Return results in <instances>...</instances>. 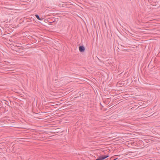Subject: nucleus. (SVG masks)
I'll use <instances>...</instances> for the list:
<instances>
[{
	"mask_svg": "<svg viewBox=\"0 0 160 160\" xmlns=\"http://www.w3.org/2000/svg\"><path fill=\"white\" fill-rule=\"evenodd\" d=\"M53 118V117H51V133H55L57 132L56 130L58 129V128H56L55 129L54 128H57L56 126H51L54 124L53 123H54L53 122H54V121H52V120H53V119H52Z\"/></svg>",
	"mask_w": 160,
	"mask_h": 160,
	"instance_id": "nucleus-1",
	"label": "nucleus"
},
{
	"mask_svg": "<svg viewBox=\"0 0 160 160\" xmlns=\"http://www.w3.org/2000/svg\"><path fill=\"white\" fill-rule=\"evenodd\" d=\"M108 157L109 155H108L100 156L97 159H96V160H103Z\"/></svg>",
	"mask_w": 160,
	"mask_h": 160,
	"instance_id": "nucleus-2",
	"label": "nucleus"
},
{
	"mask_svg": "<svg viewBox=\"0 0 160 160\" xmlns=\"http://www.w3.org/2000/svg\"><path fill=\"white\" fill-rule=\"evenodd\" d=\"M85 50V48L83 45L79 46V50L80 52H83Z\"/></svg>",
	"mask_w": 160,
	"mask_h": 160,
	"instance_id": "nucleus-3",
	"label": "nucleus"
},
{
	"mask_svg": "<svg viewBox=\"0 0 160 160\" xmlns=\"http://www.w3.org/2000/svg\"><path fill=\"white\" fill-rule=\"evenodd\" d=\"M56 20L54 17H51V25H53V24H56V23L55 22Z\"/></svg>",
	"mask_w": 160,
	"mask_h": 160,
	"instance_id": "nucleus-4",
	"label": "nucleus"
},
{
	"mask_svg": "<svg viewBox=\"0 0 160 160\" xmlns=\"http://www.w3.org/2000/svg\"><path fill=\"white\" fill-rule=\"evenodd\" d=\"M54 103L53 102V101H51V112L52 111V110L54 108H57V107H54Z\"/></svg>",
	"mask_w": 160,
	"mask_h": 160,
	"instance_id": "nucleus-5",
	"label": "nucleus"
},
{
	"mask_svg": "<svg viewBox=\"0 0 160 160\" xmlns=\"http://www.w3.org/2000/svg\"><path fill=\"white\" fill-rule=\"evenodd\" d=\"M56 24H53L52 25H51V32H53V30L56 27Z\"/></svg>",
	"mask_w": 160,
	"mask_h": 160,
	"instance_id": "nucleus-6",
	"label": "nucleus"
},
{
	"mask_svg": "<svg viewBox=\"0 0 160 160\" xmlns=\"http://www.w3.org/2000/svg\"><path fill=\"white\" fill-rule=\"evenodd\" d=\"M35 16L38 19L40 20H42L43 19V18H42V17L40 18L39 16L38 15V14H36L35 15Z\"/></svg>",
	"mask_w": 160,
	"mask_h": 160,
	"instance_id": "nucleus-7",
	"label": "nucleus"
},
{
	"mask_svg": "<svg viewBox=\"0 0 160 160\" xmlns=\"http://www.w3.org/2000/svg\"><path fill=\"white\" fill-rule=\"evenodd\" d=\"M111 158L112 159V160H116L118 159V158H115V159H113V157Z\"/></svg>",
	"mask_w": 160,
	"mask_h": 160,
	"instance_id": "nucleus-8",
	"label": "nucleus"
},
{
	"mask_svg": "<svg viewBox=\"0 0 160 160\" xmlns=\"http://www.w3.org/2000/svg\"><path fill=\"white\" fill-rule=\"evenodd\" d=\"M54 115L53 113L51 112V116H52Z\"/></svg>",
	"mask_w": 160,
	"mask_h": 160,
	"instance_id": "nucleus-9",
	"label": "nucleus"
},
{
	"mask_svg": "<svg viewBox=\"0 0 160 160\" xmlns=\"http://www.w3.org/2000/svg\"><path fill=\"white\" fill-rule=\"evenodd\" d=\"M51 139H52V138H50V139H51V143H52V142H51V141H53V140H51Z\"/></svg>",
	"mask_w": 160,
	"mask_h": 160,
	"instance_id": "nucleus-10",
	"label": "nucleus"
},
{
	"mask_svg": "<svg viewBox=\"0 0 160 160\" xmlns=\"http://www.w3.org/2000/svg\"><path fill=\"white\" fill-rule=\"evenodd\" d=\"M53 136V135H51L50 137H52V136Z\"/></svg>",
	"mask_w": 160,
	"mask_h": 160,
	"instance_id": "nucleus-11",
	"label": "nucleus"
},
{
	"mask_svg": "<svg viewBox=\"0 0 160 160\" xmlns=\"http://www.w3.org/2000/svg\"><path fill=\"white\" fill-rule=\"evenodd\" d=\"M57 110H58L57 109V110H55V111H56Z\"/></svg>",
	"mask_w": 160,
	"mask_h": 160,
	"instance_id": "nucleus-12",
	"label": "nucleus"
}]
</instances>
